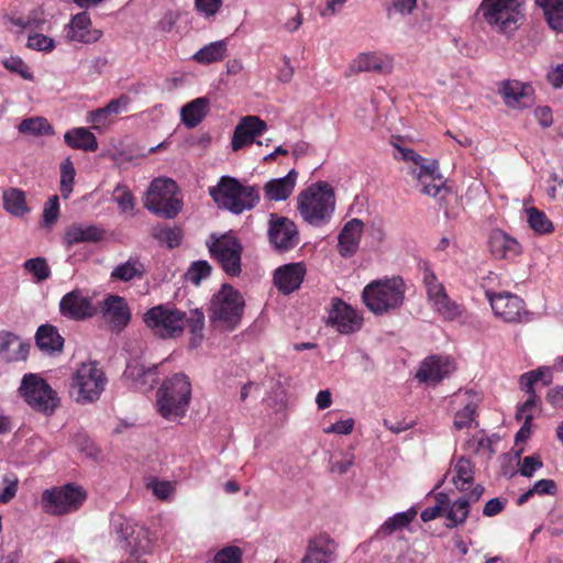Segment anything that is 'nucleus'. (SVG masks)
Returning <instances> with one entry per match:
<instances>
[{
	"mask_svg": "<svg viewBox=\"0 0 563 563\" xmlns=\"http://www.w3.org/2000/svg\"><path fill=\"white\" fill-rule=\"evenodd\" d=\"M157 410L168 420L180 418L187 411L191 397V385L188 377L181 373L164 380L157 390Z\"/></svg>",
	"mask_w": 563,
	"mask_h": 563,
	"instance_id": "nucleus-4",
	"label": "nucleus"
},
{
	"mask_svg": "<svg viewBox=\"0 0 563 563\" xmlns=\"http://www.w3.org/2000/svg\"><path fill=\"white\" fill-rule=\"evenodd\" d=\"M431 302L434 310L445 320H454L462 314L461 306L453 301L446 292Z\"/></svg>",
	"mask_w": 563,
	"mask_h": 563,
	"instance_id": "nucleus-45",
	"label": "nucleus"
},
{
	"mask_svg": "<svg viewBox=\"0 0 563 563\" xmlns=\"http://www.w3.org/2000/svg\"><path fill=\"white\" fill-rule=\"evenodd\" d=\"M242 551L238 547H227L219 551L213 559V563H241Z\"/></svg>",
	"mask_w": 563,
	"mask_h": 563,
	"instance_id": "nucleus-59",
	"label": "nucleus"
},
{
	"mask_svg": "<svg viewBox=\"0 0 563 563\" xmlns=\"http://www.w3.org/2000/svg\"><path fill=\"white\" fill-rule=\"evenodd\" d=\"M3 207L5 211L16 217L29 212L24 191L18 188L5 190L3 192Z\"/></svg>",
	"mask_w": 563,
	"mask_h": 563,
	"instance_id": "nucleus-39",
	"label": "nucleus"
},
{
	"mask_svg": "<svg viewBox=\"0 0 563 563\" xmlns=\"http://www.w3.org/2000/svg\"><path fill=\"white\" fill-rule=\"evenodd\" d=\"M268 239L278 252H287L294 249L298 242V230L294 221L286 217L271 214Z\"/></svg>",
	"mask_w": 563,
	"mask_h": 563,
	"instance_id": "nucleus-14",
	"label": "nucleus"
},
{
	"mask_svg": "<svg viewBox=\"0 0 563 563\" xmlns=\"http://www.w3.org/2000/svg\"><path fill=\"white\" fill-rule=\"evenodd\" d=\"M65 143L75 150L95 152L98 148V141L93 133L86 128H74L64 134Z\"/></svg>",
	"mask_w": 563,
	"mask_h": 563,
	"instance_id": "nucleus-35",
	"label": "nucleus"
},
{
	"mask_svg": "<svg viewBox=\"0 0 563 563\" xmlns=\"http://www.w3.org/2000/svg\"><path fill=\"white\" fill-rule=\"evenodd\" d=\"M58 213H59L58 196L54 195L47 200V202L44 206L43 221L45 222V224L51 225L56 221Z\"/></svg>",
	"mask_w": 563,
	"mask_h": 563,
	"instance_id": "nucleus-61",
	"label": "nucleus"
},
{
	"mask_svg": "<svg viewBox=\"0 0 563 563\" xmlns=\"http://www.w3.org/2000/svg\"><path fill=\"white\" fill-rule=\"evenodd\" d=\"M30 345L20 342L18 335L10 331H0V358L5 362L24 361Z\"/></svg>",
	"mask_w": 563,
	"mask_h": 563,
	"instance_id": "nucleus-27",
	"label": "nucleus"
},
{
	"mask_svg": "<svg viewBox=\"0 0 563 563\" xmlns=\"http://www.w3.org/2000/svg\"><path fill=\"white\" fill-rule=\"evenodd\" d=\"M35 342L37 347L47 354L62 352L64 347V339L59 334L56 327L51 324L40 325L36 334Z\"/></svg>",
	"mask_w": 563,
	"mask_h": 563,
	"instance_id": "nucleus-32",
	"label": "nucleus"
},
{
	"mask_svg": "<svg viewBox=\"0 0 563 563\" xmlns=\"http://www.w3.org/2000/svg\"><path fill=\"white\" fill-rule=\"evenodd\" d=\"M156 366L145 367L144 364L139 361H132L128 364L125 369V376L133 379L134 382L146 384V377L155 375Z\"/></svg>",
	"mask_w": 563,
	"mask_h": 563,
	"instance_id": "nucleus-49",
	"label": "nucleus"
},
{
	"mask_svg": "<svg viewBox=\"0 0 563 563\" xmlns=\"http://www.w3.org/2000/svg\"><path fill=\"white\" fill-rule=\"evenodd\" d=\"M465 395L468 396V401L462 410L455 413L454 418V427L459 430L468 428L474 421L477 402L479 401L478 395L473 390L465 391Z\"/></svg>",
	"mask_w": 563,
	"mask_h": 563,
	"instance_id": "nucleus-40",
	"label": "nucleus"
},
{
	"mask_svg": "<svg viewBox=\"0 0 563 563\" xmlns=\"http://www.w3.org/2000/svg\"><path fill=\"white\" fill-rule=\"evenodd\" d=\"M59 311L62 316L73 320H84L95 312L90 299L79 289L63 296L59 301Z\"/></svg>",
	"mask_w": 563,
	"mask_h": 563,
	"instance_id": "nucleus-22",
	"label": "nucleus"
},
{
	"mask_svg": "<svg viewBox=\"0 0 563 563\" xmlns=\"http://www.w3.org/2000/svg\"><path fill=\"white\" fill-rule=\"evenodd\" d=\"M54 46V40L43 34H33L27 38V47L32 49L49 52Z\"/></svg>",
	"mask_w": 563,
	"mask_h": 563,
	"instance_id": "nucleus-60",
	"label": "nucleus"
},
{
	"mask_svg": "<svg viewBox=\"0 0 563 563\" xmlns=\"http://www.w3.org/2000/svg\"><path fill=\"white\" fill-rule=\"evenodd\" d=\"M328 321L342 334L353 333L362 325L356 311L340 299H333Z\"/></svg>",
	"mask_w": 563,
	"mask_h": 563,
	"instance_id": "nucleus-21",
	"label": "nucleus"
},
{
	"mask_svg": "<svg viewBox=\"0 0 563 563\" xmlns=\"http://www.w3.org/2000/svg\"><path fill=\"white\" fill-rule=\"evenodd\" d=\"M336 543L328 534H319L309 540L301 563H331L335 559Z\"/></svg>",
	"mask_w": 563,
	"mask_h": 563,
	"instance_id": "nucleus-23",
	"label": "nucleus"
},
{
	"mask_svg": "<svg viewBox=\"0 0 563 563\" xmlns=\"http://www.w3.org/2000/svg\"><path fill=\"white\" fill-rule=\"evenodd\" d=\"M498 93L507 107L512 109L529 108L534 103V89L528 82L507 79L499 84Z\"/></svg>",
	"mask_w": 563,
	"mask_h": 563,
	"instance_id": "nucleus-17",
	"label": "nucleus"
},
{
	"mask_svg": "<svg viewBox=\"0 0 563 563\" xmlns=\"http://www.w3.org/2000/svg\"><path fill=\"white\" fill-rule=\"evenodd\" d=\"M484 20L497 31L509 34L517 30L521 16L516 0H484L479 7Z\"/></svg>",
	"mask_w": 563,
	"mask_h": 563,
	"instance_id": "nucleus-10",
	"label": "nucleus"
},
{
	"mask_svg": "<svg viewBox=\"0 0 563 563\" xmlns=\"http://www.w3.org/2000/svg\"><path fill=\"white\" fill-rule=\"evenodd\" d=\"M409 173L418 180L421 186L420 191L423 195L437 197L443 192H449L444 185V179L439 172V164L437 161H427L418 167H410ZM443 199V196H441Z\"/></svg>",
	"mask_w": 563,
	"mask_h": 563,
	"instance_id": "nucleus-16",
	"label": "nucleus"
},
{
	"mask_svg": "<svg viewBox=\"0 0 563 563\" xmlns=\"http://www.w3.org/2000/svg\"><path fill=\"white\" fill-rule=\"evenodd\" d=\"M490 252L495 257L507 258L520 253V244L505 232L493 231L488 240Z\"/></svg>",
	"mask_w": 563,
	"mask_h": 563,
	"instance_id": "nucleus-31",
	"label": "nucleus"
},
{
	"mask_svg": "<svg viewBox=\"0 0 563 563\" xmlns=\"http://www.w3.org/2000/svg\"><path fill=\"white\" fill-rule=\"evenodd\" d=\"M542 462L539 457L529 455L522 460L520 474L525 477H532L533 473L542 467Z\"/></svg>",
	"mask_w": 563,
	"mask_h": 563,
	"instance_id": "nucleus-63",
	"label": "nucleus"
},
{
	"mask_svg": "<svg viewBox=\"0 0 563 563\" xmlns=\"http://www.w3.org/2000/svg\"><path fill=\"white\" fill-rule=\"evenodd\" d=\"M112 525L117 541L122 550L133 556H137L140 552L145 551L148 540L143 527L122 517L114 519Z\"/></svg>",
	"mask_w": 563,
	"mask_h": 563,
	"instance_id": "nucleus-13",
	"label": "nucleus"
},
{
	"mask_svg": "<svg viewBox=\"0 0 563 563\" xmlns=\"http://www.w3.org/2000/svg\"><path fill=\"white\" fill-rule=\"evenodd\" d=\"M103 235L104 230L95 224L84 225L75 223L67 229L64 239L68 245H74L86 242H98Z\"/></svg>",
	"mask_w": 563,
	"mask_h": 563,
	"instance_id": "nucleus-33",
	"label": "nucleus"
},
{
	"mask_svg": "<svg viewBox=\"0 0 563 563\" xmlns=\"http://www.w3.org/2000/svg\"><path fill=\"white\" fill-rule=\"evenodd\" d=\"M19 391L35 411L52 415L59 405L57 393L37 374H25Z\"/></svg>",
	"mask_w": 563,
	"mask_h": 563,
	"instance_id": "nucleus-8",
	"label": "nucleus"
},
{
	"mask_svg": "<svg viewBox=\"0 0 563 563\" xmlns=\"http://www.w3.org/2000/svg\"><path fill=\"white\" fill-rule=\"evenodd\" d=\"M147 489L161 500H167L175 494V484L168 481H159L157 478H151L146 483Z\"/></svg>",
	"mask_w": 563,
	"mask_h": 563,
	"instance_id": "nucleus-50",
	"label": "nucleus"
},
{
	"mask_svg": "<svg viewBox=\"0 0 563 563\" xmlns=\"http://www.w3.org/2000/svg\"><path fill=\"white\" fill-rule=\"evenodd\" d=\"M177 184L169 178L154 179L144 198V207L166 219L175 218L181 210L183 203L176 197Z\"/></svg>",
	"mask_w": 563,
	"mask_h": 563,
	"instance_id": "nucleus-7",
	"label": "nucleus"
},
{
	"mask_svg": "<svg viewBox=\"0 0 563 563\" xmlns=\"http://www.w3.org/2000/svg\"><path fill=\"white\" fill-rule=\"evenodd\" d=\"M417 511L413 508L407 511L398 512L389 517L376 531V537L379 539L386 538L396 531L407 528L416 518Z\"/></svg>",
	"mask_w": 563,
	"mask_h": 563,
	"instance_id": "nucleus-37",
	"label": "nucleus"
},
{
	"mask_svg": "<svg viewBox=\"0 0 563 563\" xmlns=\"http://www.w3.org/2000/svg\"><path fill=\"white\" fill-rule=\"evenodd\" d=\"M244 309L242 295L232 286L224 284L212 296L209 317L212 322H219L227 330H233L241 321Z\"/></svg>",
	"mask_w": 563,
	"mask_h": 563,
	"instance_id": "nucleus-6",
	"label": "nucleus"
},
{
	"mask_svg": "<svg viewBox=\"0 0 563 563\" xmlns=\"http://www.w3.org/2000/svg\"><path fill=\"white\" fill-rule=\"evenodd\" d=\"M153 236L161 243L167 244L168 247H177L181 242V231L178 228L157 225L153 230Z\"/></svg>",
	"mask_w": 563,
	"mask_h": 563,
	"instance_id": "nucleus-47",
	"label": "nucleus"
},
{
	"mask_svg": "<svg viewBox=\"0 0 563 563\" xmlns=\"http://www.w3.org/2000/svg\"><path fill=\"white\" fill-rule=\"evenodd\" d=\"M391 60L377 53H362L351 64V70L356 73H389Z\"/></svg>",
	"mask_w": 563,
	"mask_h": 563,
	"instance_id": "nucleus-29",
	"label": "nucleus"
},
{
	"mask_svg": "<svg viewBox=\"0 0 563 563\" xmlns=\"http://www.w3.org/2000/svg\"><path fill=\"white\" fill-rule=\"evenodd\" d=\"M297 200L300 216L314 227L328 222L334 211V192L324 181H319L300 192Z\"/></svg>",
	"mask_w": 563,
	"mask_h": 563,
	"instance_id": "nucleus-2",
	"label": "nucleus"
},
{
	"mask_svg": "<svg viewBox=\"0 0 563 563\" xmlns=\"http://www.w3.org/2000/svg\"><path fill=\"white\" fill-rule=\"evenodd\" d=\"M210 274V264L207 261H197L191 264L190 268L188 269L187 276L192 284L199 285L200 282L207 278Z\"/></svg>",
	"mask_w": 563,
	"mask_h": 563,
	"instance_id": "nucleus-56",
	"label": "nucleus"
},
{
	"mask_svg": "<svg viewBox=\"0 0 563 563\" xmlns=\"http://www.w3.org/2000/svg\"><path fill=\"white\" fill-rule=\"evenodd\" d=\"M4 488L0 492V503L7 504L13 499L18 492L19 479L15 475L10 474L3 476Z\"/></svg>",
	"mask_w": 563,
	"mask_h": 563,
	"instance_id": "nucleus-58",
	"label": "nucleus"
},
{
	"mask_svg": "<svg viewBox=\"0 0 563 563\" xmlns=\"http://www.w3.org/2000/svg\"><path fill=\"white\" fill-rule=\"evenodd\" d=\"M143 322L154 336L163 340L183 335L185 327L189 328V346L197 347L203 339L205 314L195 309L187 317L186 312L172 303H161L150 308L143 314Z\"/></svg>",
	"mask_w": 563,
	"mask_h": 563,
	"instance_id": "nucleus-1",
	"label": "nucleus"
},
{
	"mask_svg": "<svg viewBox=\"0 0 563 563\" xmlns=\"http://www.w3.org/2000/svg\"><path fill=\"white\" fill-rule=\"evenodd\" d=\"M146 273L144 264L137 256H130L125 262L117 265L110 274L111 279L131 282L142 279Z\"/></svg>",
	"mask_w": 563,
	"mask_h": 563,
	"instance_id": "nucleus-34",
	"label": "nucleus"
},
{
	"mask_svg": "<svg viewBox=\"0 0 563 563\" xmlns=\"http://www.w3.org/2000/svg\"><path fill=\"white\" fill-rule=\"evenodd\" d=\"M455 371V365L452 361L444 356L432 355L421 363L416 378L420 383L438 385L444 377L449 376Z\"/></svg>",
	"mask_w": 563,
	"mask_h": 563,
	"instance_id": "nucleus-19",
	"label": "nucleus"
},
{
	"mask_svg": "<svg viewBox=\"0 0 563 563\" xmlns=\"http://www.w3.org/2000/svg\"><path fill=\"white\" fill-rule=\"evenodd\" d=\"M114 201L118 203L122 212H126L134 208V197L128 186L118 184L114 188Z\"/></svg>",
	"mask_w": 563,
	"mask_h": 563,
	"instance_id": "nucleus-54",
	"label": "nucleus"
},
{
	"mask_svg": "<svg viewBox=\"0 0 563 563\" xmlns=\"http://www.w3.org/2000/svg\"><path fill=\"white\" fill-rule=\"evenodd\" d=\"M19 132L34 136L51 135L54 133L53 126L43 117L27 118L19 124Z\"/></svg>",
	"mask_w": 563,
	"mask_h": 563,
	"instance_id": "nucleus-44",
	"label": "nucleus"
},
{
	"mask_svg": "<svg viewBox=\"0 0 563 563\" xmlns=\"http://www.w3.org/2000/svg\"><path fill=\"white\" fill-rule=\"evenodd\" d=\"M209 194L220 208L235 214L254 208L260 200L254 187L243 186L230 176L221 177L217 186L209 188Z\"/></svg>",
	"mask_w": 563,
	"mask_h": 563,
	"instance_id": "nucleus-3",
	"label": "nucleus"
},
{
	"mask_svg": "<svg viewBox=\"0 0 563 563\" xmlns=\"http://www.w3.org/2000/svg\"><path fill=\"white\" fill-rule=\"evenodd\" d=\"M107 378L96 362L84 363L73 377V387L77 390L76 401L92 402L99 399Z\"/></svg>",
	"mask_w": 563,
	"mask_h": 563,
	"instance_id": "nucleus-11",
	"label": "nucleus"
},
{
	"mask_svg": "<svg viewBox=\"0 0 563 563\" xmlns=\"http://www.w3.org/2000/svg\"><path fill=\"white\" fill-rule=\"evenodd\" d=\"M24 268L32 273L40 282L46 280L51 276V269L43 257L27 260L24 263Z\"/></svg>",
	"mask_w": 563,
	"mask_h": 563,
	"instance_id": "nucleus-52",
	"label": "nucleus"
},
{
	"mask_svg": "<svg viewBox=\"0 0 563 563\" xmlns=\"http://www.w3.org/2000/svg\"><path fill=\"white\" fill-rule=\"evenodd\" d=\"M297 176V172L290 169L286 176L267 181L264 186L265 197L272 201L286 200L295 189Z\"/></svg>",
	"mask_w": 563,
	"mask_h": 563,
	"instance_id": "nucleus-28",
	"label": "nucleus"
},
{
	"mask_svg": "<svg viewBox=\"0 0 563 563\" xmlns=\"http://www.w3.org/2000/svg\"><path fill=\"white\" fill-rule=\"evenodd\" d=\"M423 283L430 301H433L438 297L442 296V294L446 292L442 283L438 280L435 274L429 268L424 269Z\"/></svg>",
	"mask_w": 563,
	"mask_h": 563,
	"instance_id": "nucleus-51",
	"label": "nucleus"
},
{
	"mask_svg": "<svg viewBox=\"0 0 563 563\" xmlns=\"http://www.w3.org/2000/svg\"><path fill=\"white\" fill-rule=\"evenodd\" d=\"M366 307L375 314H383L399 308L405 298L401 278L378 280L368 284L362 294Z\"/></svg>",
	"mask_w": 563,
	"mask_h": 563,
	"instance_id": "nucleus-5",
	"label": "nucleus"
},
{
	"mask_svg": "<svg viewBox=\"0 0 563 563\" xmlns=\"http://www.w3.org/2000/svg\"><path fill=\"white\" fill-rule=\"evenodd\" d=\"M526 211L528 223L533 231L540 234H547L553 231V223L543 211L534 207H530Z\"/></svg>",
	"mask_w": 563,
	"mask_h": 563,
	"instance_id": "nucleus-46",
	"label": "nucleus"
},
{
	"mask_svg": "<svg viewBox=\"0 0 563 563\" xmlns=\"http://www.w3.org/2000/svg\"><path fill=\"white\" fill-rule=\"evenodd\" d=\"M196 9L205 16H213L222 5V0H195Z\"/></svg>",
	"mask_w": 563,
	"mask_h": 563,
	"instance_id": "nucleus-62",
	"label": "nucleus"
},
{
	"mask_svg": "<svg viewBox=\"0 0 563 563\" xmlns=\"http://www.w3.org/2000/svg\"><path fill=\"white\" fill-rule=\"evenodd\" d=\"M306 275V268L301 263H290L278 267L274 273V285L284 295H289L298 289Z\"/></svg>",
	"mask_w": 563,
	"mask_h": 563,
	"instance_id": "nucleus-24",
	"label": "nucleus"
},
{
	"mask_svg": "<svg viewBox=\"0 0 563 563\" xmlns=\"http://www.w3.org/2000/svg\"><path fill=\"white\" fill-rule=\"evenodd\" d=\"M129 103V97L120 96L117 99H112L106 107L93 110L89 113V121L95 124V129L104 126L109 118L126 109Z\"/></svg>",
	"mask_w": 563,
	"mask_h": 563,
	"instance_id": "nucleus-36",
	"label": "nucleus"
},
{
	"mask_svg": "<svg viewBox=\"0 0 563 563\" xmlns=\"http://www.w3.org/2000/svg\"><path fill=\"white\" fill-rule=\"evenodd\" d=\"M363 230V222L360 219L347 221L339 234V253L343 257L353 256L360 245Z\"/></svg>",
	"mask_w": 563,
	"mask_h": 563,
	"instance_id": "nucleus-26",
	"label": "nucleus"
},
{
	"mask_svg": "<svg viewBox=\"0 0 563 563\" xmlns=\"http://www.w3.org/2000/svg\"><path fill=\"white\" fill-rule=\"evenodd\" d=\"M444 514L446 518L445 526L453 529L465 522L470 514V507L466 500L459 498L453 504L449 503L446 509H444Z\"/></svg>",
	"mask_w": 563,
	"mask_h": 563,
	"instance_id": "nucleus-42",
	"label": "nucleus"
},
{
	"mask_svg": "<svg viewBox=\"0 0 563 563\" xmlns=\"http://www.w3.org/2000/svg\"><path fill=\"white\" fill-rule=\"evenodd\" d=\"M86 493L73 484L46 489L42 496V503L46 512L52 515H65L76 511L85 501Z\"/></svg>",
	"mask_w": 563,
	"mask_h": 563,
	"instance_id": "nucleus-12",
	"label": "nucleus"
},
{
	"mask_svg": "<svg viewBox=\"0 0 563 563\" xmlns=\"http://www.w3.org/2000/svg\"><path fill=\"white\" fill-rule=\"evenodd\" d=\"M75 167L70 158H66L60 164V195L67 199L73 192V185L75 180Z\"/></svg>",
	"mask_w": 563,
	"mask_h": 563,
	"instance_id": "nucleus-48",
	"label": "nucleus"
},
{
	"mask_svg": "<svg viewBox=\"0 0 563 563\" xmlns=\"http://www.w3.org/2000/svg\"><path fill=\"white\" fill-rule=\"evenodd\" d=\"M395 148L397 152L394 154V157L396 159H402L407 163H410L411 165L409 166V168L410 167L419 168V165H422L428 161L411 148L402 147L399 145H395Z\"/></svg>",
	"mask_w": 563,
	"mask_h": 563,
	"instance_id": "nucleus-57",
	"label": "nucleus"
},
{
	"mask_svg": "<svg viewBox=\"0 0 563 563\" xmlns=\"http://www.w3.org/2000/svg\"><path fill=\"white\" fill-rule=\"evenodd\" d=\"M454 471L455 476L452 479L454 485L461 492L466 490L464 485L473 484L474 482V464L471 460L462 456L456 461Z\"/></svg>",
	"mask_w": 563,
	"mask_h": 563,
	"instance_id": "nucleus-43",
	"label": "nucleus"
},
{
	"mask_svg": "<svg viewBox=\"0 0 563 563\" xmlns=\"http://www.w3.org/2000/svg\"><path fill=\"white\" fill-rule=\"evenodd\" d=\"M267 130V124L257 115L243 117L236 124L231 146L233 151H239L255 142Z\"/></svg>",
	"mask_w": 563,
	"mask_h": 563,
	"instance_id": "nucleus-18",
	"label": "nucleus"
},
{
	"mask_svg": "<svg viewBox=\"0 0 563 563\" xmlns=\"http://www.w3.org/2000/svg\"><path fill=\"white\" fill-rule=\"evenodd\" d=\"M449 505V498L445 494L439 493L437 495V504L432 507H427L423 509L420 514L421 520L423 522L431 521L435 519L437 517L444 514V509H446V506Z\"/></svg>",
	"mask_w": 563,
	"mask_h": 563,
	"instance_id": "nucleus-55",
	"label": "nucleus"
},
{
	"mask_svg": "<svg viewBox=\"0 0 563 563\" xmlns=\"http://www.w3.org/2000/svg\"><path fill=\"white\" fill-rule=\"evenodd\" d=\"M2 65L11 73L20 75L25 80H33L29 66L19 56H10L2 60Z\"/></svg>",
	"mask_w": 563,
	"mask_h": 563,
	"instance_id": "nucleus-53",
	"label": "nucleus"
},
{
	"mask_svg": "<svg viewBox=\"0 0 563 563\" xmlns=\"http://www.w3.org/2000/svg\"><path fill=\"white\" fill-rule=\"evenodd\" d=\"M103 316L113 332L123 331L131 320L126 300L118 295H110L103 301Z\"/></svg>",
	"mask_w": 563,
	"mask_h": 563,
	"instance_id": "nucleus-20",
	"label": "nucleus"
},
{
	"mask_svg": "<svg viewBox=\"0 0 563 563\" xmlns=\"http://www.w3.org/2000/svg\"><path fill=\"white\" fill-rule=\"evenodd\" d=\"M542 8L551 29L563 31V0H536Z\"/></svg>",
	"mask_w": 563,
	"mask_h": 563,
	"instance_id": "nucleus-38",
	"label": "nucleus"
},
{
	"mask_svg": "<svg viewBox=\"0 0 563 563\" xmlns=\"http://www.w3.org/2000/svg\"><path fill=\"white\" fill-rule=\"evenodd\" d=\"M490 307L496 317L505 322H521L522 317L527 316L523 300L510 292L494 294L486 291Z\"/></svg>",
	"mask_w": 563,
	"mask_h": 563,
	"instance_id": "nucleus-15",
	"label": "nucleus"
},
{
	"mask_svg": "<svg viewBox=\"0 0 563 563\" xmlns=\"http://www.w3.org/2000/svg\"><path fill=\"white\" fill-rule=\"evenodd\" d=\"M210 111V100L207 97H200L184 104L180 110L183 123L194 129L201 123Z\"/></svg>",
	"mask_w": 563,
	"mask_h": 563,
	"instance_id": "nucleus-30",
	"label": "nucleus"
},
{
	"mask_svg": "<svg viewBox=\"0 0 563 563\" xmlns=\"http://www.w3.org/2000/svg\"><path fill=\"white\" fill-rule=\"evenodd\" d=\"M545 399L551 406L563 408V386H555L549 389Z\"/></svg>",
	"mask_w": 563,
	"mask_h": 563,
	"instance_id": "nucleus-64",
	"label": "nucleus"
},
{
	"mask_svg": "<svg viewBox=\"0 0 563 563\" xmlns=\"http://www.w3.org/2000/svg\"><path fill=\"white\" fill-rule=\"evenodd\" d=\"M227 52V42L224 40L212 42L200 48L194 59L200 64H211L221 60Z\"/></svg>",
	"mask_w": 563,
	"mask_h": 563,
	"instance_id": "nucleus-41",
	"label": "nucleus"
},
{
	"mask_svg": "<svg viewBox=\"0 0 563 563\" xmlns=\"http://www.w3.org/2000/svg\"><path fill=\"white\" fill-rule=\"evenodd\" d=\"M101 35L100 30L92 29L90 16L86 11L74 15L66 31L68 40L85 44L96 43Z\"/></svg>",
	"mask_w": 563,
	"mask_h": 563,
	"instance_id": "nucleus-25",
	"label": "nucleus"
},
{
	"mask_svg": "<svg viewBox=\"0 0 563 563\" xmlns=\"http://www.w3.org/2000/svg\"><path fill=\"white\" fill-rule=\"evenodd\" d=\"M207 246L221 268L229 276H239L241 274V255L243 246L239 240L230 234H222L217 236L210 235L207 241Z\"/></svg>",
	"mask_w": 563,
	"mask_h": 563,
	"instance_id": "nucleus-9",
	"label": "nucleus"
}]
</instances>
